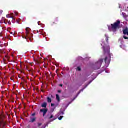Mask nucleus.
<instances>
[{"label":"nucleus","instance_id":"423d86ee","mask_svg":"<svg viewBox=\"0 0 128 128\" xmlns=\"http://www.w3.org/2000/svg\"><path fill=\"white\" fill-rule=\"evenodd\" d=\"M40 111V112H43V116L44 118V116H46L48 112V110L46 109H41Z\"/></svg>","mask_w":128,"mask_h":128},{"label":"nucleus","instance_id":"4468645a","mask_svg":"<svg viewBox=\"0 0 128 128\" xmlns=\"http://www.w3.org/2000/svg\"><path fill=\"white\" fill-rule=\"evenodd\" d=\"M42 126V123H38V128H40V126Z\"/></svg>","mask_w":128,"mask_h":128},{"label":"nucleus","instance_id":"412c9836","mask_svg":"<svg viewBox=\"0 0 128 128\" xmlns=\"http://www.w3.org/2000/svg\"><path fill=\"white\" fill-rule=\"evenodd\" d=\"M36 116V113H33L32 114V116Z\"/></svg>","mask_w":128,"mask_h":128},{"label":"nucleus","instance_id":"aec40b11","mask_svg":"<svg viewBox=\"0 0 128 128\" xmlns=\"http://www.w3.org/2000/svg\"><path fill=\"white\" fill-rule=\"evenodd\" d=\"M86 82V80H83V82H82V84H84V82Z\"/></svg>","mask_w":128,"mask_h":128},{"label":"nucleus","instance_id":"6e6552de","mask_svg":"<svg viewBox=\"0 0 128 128\" xmlns=\"http://www.w3.org/2000/svg\"><path fill=\"white\" fill-rule=\"evenodd\" d=\"M123 34H124L128 36V28H126L124 30H123Z\"/></svg>","mask_w":128,"mask_h":128},{"label":"nucleus","instance_id":"ddd939ff","mask_svg":"<svg viewBox=\"0 0 128 128\" xmlns=\"http://www.w3.org/2000/svg\"><path fill=\"white\" fill-rule=\"evenodd\" d=\"M64 112H60L58 114V116H64Z\"/></svg>","mask_w":128,"mask_h":128},{"label":"nucleus","instance_id":"bb28decb","mask_svg":"<svg viewBox=\"0 0 128 128\" xmlns=\"http://www.w3.org/2000/svg\"><path fill=\"white\" fill-rule=\"evenodd\" d=\"M56 118H54V119H52V122H54V120H56Z\"/></svg>","mask_w":128,"mask_h":128},{"label":"nucleus","instance_id":"f8f14e48","mask_svg":"<svg viewBox=\"0 0 128 128\" xmlns=\"http://www.w3.org/2000/svg\"><path fill=\"white\" fill-rule=\"evenodd\" d=\"M47 100H48V104H50V102H52V98H50V97H48L47 98Z\"/></svg>","mask_w":128,"mask_h":128},{"label":"nucleus","instance_id":"7c9ffc66","mask_svg":"<svg viewBox=\"0 0 128 128\" xmlns=\"http://www.w3.org/2000/svg\"><path fill=\"white\" fill-rule=\"evenodd\" d=\"M82 86V84H81V85H80V86Z\"/></svg>","mask_w":128,"mask_h":128},{"label":"nucleus","instance_id":"5701e85b","mask_svg":"<svg viewBox=\"0 0 128 128\" xmlns=\"http://www.w3.org/2000/svg\"><path fill=\"white\" fill-rule=\"evenodd\" d=\"M51 106H52V107L54 106V104H51Z\"/></svg>","mask_w":128,"mask_h":128},{"label":"nucleus","instance_id":"9b49d317","mask_svg":"<svg viewBox=\"0 0 128 128\" xmlns=\"http://www.w3.org/2000/svg\"><path fill=\"white\" fill-rule=\"evenodd\" d=\"M56 98L58 102H60V96L58 94L56 95Z\"/></svg>","mask_w":128,"mask_h":128},{"label":"nucleus","instance_id":"7ed1b4c3","mask_svg":"<svg viewBox=\"0 0 128 128\" xmlns=\"http://www.w3.org/2000/svg\"><path fill=\"white\" fill-rule=\"evenodd\" d=\"M30 28H26V36L25 37H24V38H26V40H30V42H32V34H30Z\"/></svg>","mask_w":128,"mask_h":128},{"label":"nucleus","instance_id":"393cba45","mask_svg":"<svg viewBox=\"0 0 128 128\" xmlns=\"http://www.w3.org/2000/svg\"><path fill=\"white\" fill-rule=\"evenodd\" d=\"M8 24L10 25H12V22H10V21L8 22Z\"/></svg>","mask_w":128,"mask_h":128},{"label":"nucleus","instance_id":"b1692460","mask_svg":"<svg viewBox=\"0 0 128 128\" xmlns=\"http://www.w3.org/2000/svg\"><path fill=\"white\" fill-rule=\"evenodd\" d=\"M64 85L62 84H60V85H59V86H61V88H62V86H63Z\"/></svg>","mask_w":128,"mask_h":128},{"label":"nucleus","instance_id":"cd10ccee","mask_svg":"<svg viewBox=\"0 0 128 128\" xmlns=\"http://www.w3.org/2000/svg\"><path fill=\"white\" fill-rule=\"evenodd\" d=\"M58 92L59 94H60V92H62V90H58Z\"/></svg>","mask_w":128,"mask_h":128},{"label":"nucleus","instance_id":"0eeeda50","mask_svg":"<svg viewBox=\"0 0 128 128\" xmlns=\"http://www.w3.org/2000/svg\"><path fill=\"white\" fill-rule=\"evenodd\" d=\"M45 119L48 118V120H52V118H54V115H52V114H49L47 115L46 117L44 118Z\"/></svg>","mask_w":128,"mask_h":128},{"label":"nucleus","instance_id":"6ab92c4d","mask_svg":"<svg viewBox=\"0 0 128 128\" xmlns=\"http://www.w3.org/2000/svg\"><path fill=\"white\" fill-rule=\"evenodd\" d=\"M55 22H58V18H57L55 19Z\"/></svg>","mask_w":128,"mask_h":128},{"label":"nucleus","instance_id":"20e7f679","mask_svg":"<svg viewBox=\"0 0 128 128\" xmlns=\"http://www.w3.org/2000/svg\"><path fill=\"white\" fill-rule=\"evenodd\" d=\"M92 82V81H90L88 84L84 86V88L82 89L81 90H80V91L78 93L77 95L74 98V100H72V102H74V100L76 98H78V96H80V92H83L84 90H86V88L88 86H90V84Z\"/></svg>","mask_w":128,"mask_h":128},{"label":"nucleus","instance_id":"a211bd4d","mask_svg":"<svg viewBox=\"0 0 128 128\" xmlns=\"http://www.w3.org/2000/svg\"><path fill=\"white\" fill-rule=\"evenodd\" d=\"M124 40H128V37H126V36H124Z\"/></svg>","mask_w":128,"mask_h":128},{"label":"nucleus","instance_id":"4be33fe9","mask_svg":"<svg viewBox=\"0 0 128 128\" xmlns=\"http://www.w3.org/2000/svg\"><path fill=\"white\" fill-rule=\"evenodd\" d=\"M14 14H15V16H18V12H15Z\"/></svg>","mask_w":128,"mask_h":128},{"label":"nucleus","instance_id":"1a4fd4ad","mask_svg":"<svg viewBox=\"0 0 128 128\" xmlns=\"http://www.w3.org/2000/svg\"><path fill=\"white\" fill-rule=\"evenodd\" d=\"M36 118H31L30 120V122L34 123V122H36Z\"/></svg>","mask_w":128,"mask_h":128},{"label":"nucleus","instance_id":"f257e3e1","mask_svg":"<svg viewBox=\"0 0 128 128\" xmlns=\"http://www.w3.org/2000/svg\"><path fill=\"white\" fill-rule=\"evenodd\" d=\"M110 46H104V54H108V56H106L104 59L105 64H110L112 60V56H110Z\"/></svg>","mask_w":128,"mask_h":128},{"label":"nucleus","instance_id":"f3484780","mask_svg":"<svg viewBox=\"0 0 128 128\" xmlns=\"http://www.w3.org/2000/svg\"><path fill=\"white\" fill-rule=\"evenodd\" d=\"M77 70L78 72H80V70H82L80 67H78Z\"/></svg>","mask_w":128,"mask_h":128},{"label":"nucleus","instance_id":"9d476101","mask_svg":"<svg viewBox=\"0 0 128 128\" xmlns=\"http://www.w3.org/2000/svg\"><path fill=\"white\" fill-rule=\"evenodd\" d=\"M48 104L46 102H44L42 105V108H46Z\"/></svg>","mask_w":128,"mask_h":128},{"label":"nucleus","instance_id":"c756f323","mask_svg":"<svg viewBox=\"0 0 128 128\" xmlns=\"http://www.w3.org/2000/svg\"><path fill=\"white\" fill-rule=\"evenodd\" d=\"M14 14H12V16H14Z\"/></svg>","mask_w":128,"mask_h":128},{"label":"nucleus","instance_id":"f03ea898","mask_svg":"<svg viewBox=\"0 0 128 128\" xmlns=\"http://www.w3.org/2000/svg\"><path fill=\"white\" fill-rule=\"evenodd\" d=\"M120 21L117 20L116 22L111 24V26L108 27V30H112L114 32H116L118 28H120Z\"/></svg>","mask_w":128,"mask_h":128},{"label":"nucleus","instance_id":"39448f33","mask_svg":"<svg viewBox=\"0 0 128 128\" xmlns=\"http://www.w3.org/2000/svg\"><path fill=\"white\" fill-rule=\"evenodd\" d=\"M102 62H104V59H100L96 63L95 70H100V68L102 64Z\"/></svg>","mask_w":128,"mask_h":128},{"label":"nucleus","instance_id":"dca6fc26","mask_svg":"<svg viewBox=\"0 0 128 128\" xmlns=\"http://www.w3.org/2000/svg\"><path fill=\"white\" fill-rule=\"evenodd\" d=\"M64 118V116H60V118H58L59 120H62Z\"/></svg>","mask_w":128,"mask_h":128},{"label":"nucleus","instance_id":"a878e982","mask_svg":"<svg viewBox=\"0 0 128 128\" xmlns=\"http://www.w3.org/2000/svg\"><path fill=\"white\" fill-rule=\"evenodd\" d=\"M46 128V126H42V128Z\"/></svg>","mask_w":128,"mask_h":128},{"label":"nucleus","instance_id":"c85d7f7f","mask_svg":"<svg viewBox=\"0 0 128 128\" xmlns=\"http://www.w3.org/2000/svg\"><path fill=\"white\" fill-rule=\"evenodd\" d=\"M10 18H12V20H14V17H12V16H11V17H10Z\"/></svg>","mask_w":128,"mask_h":128},{"label":"nucleus","instance_id":"2eb2a0df","mask_svg":"<svg viewBox=\"0 0 128 128\" xmlns=\"http://www.w3.org/2000/svg\"><path fill=\"white\" fill-rule=\"evenodd\" d=\"M105 36L106 38V42L108 44V36H106V35H105Z\"/></svg>","mask_w":128,"mask_h":128}]
</instances>
